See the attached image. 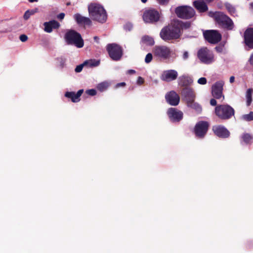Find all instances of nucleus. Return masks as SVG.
<instances>
[{
  "instance_id": "obj_1",
  "label": "nucleus",
  "mask_w": 253,
  "mask_h": 253,
  "mask_svg": "<svg viewBox=\"0 0 253 253\" xmlns=\"http://www.w3.org/2000/svg\"><path fill=\"white\" fill-rule=\"evenodd\" d=\"M181 24L179 22L174 21L163 27L160 33L161 38L165 42L179 39L181 36Z\"/></svg>"
},
{
  "instance_id": "obj_2",
  "label": "nucleus",
  "mask_w": 253,
  "mask_h": 253,
  "mask_svg": "<svg viewBox=\"0 0 253 253\" xmlns=\"http://www.w3.org/2000/svg\"><path fill=\"white\" fill-rule=\"evenodd\" d=\"M89 14L93 20L103 23L106 22L107 15L104 7L99 4L90 3L88 6Z\"/></svg>"
},
{
  "instance_id": "obj_3",
  "label": "nucleus",
  "mask_w": 253,
  "mask_h": 253,
  "mask_svg": "<svg viewBox=\"0 0 253 253\" xmlns=\"http://www.w3.org/2000/svg\"><path fill=\"white\" fill-rule=\"evenodd\" d=\"M214 113L220 119L227 120L234 116L235 110L228 104H221L218 105L215 107Z\"/></svg>"
},
{
  "instance_id": "obj_4",
  "label": "nucleus",
  "mask_w": 253,
  "mask_h": 253,
  "mask_svg": "<svg viewBox=\"0 0 253 253\" xmlns=\"http://www.w3.org/2000/svg\"><path fill=\"white\" fill-rule=\"evenodd\" d=\"M64 38L68 44L74 45L78 48H81L84 45L81 34L74 30L68 31Z\"/></svg>"
},
{
  "instance_id": "obj_5",
  "label": "nucleus",
  "mask_w": 253,
  "mask_h": 253,
  "mask_svg": "<svg viewBox=\"0 0 253 253\" xmlns=\"http://www.w3.org/2000/svg\"><path fill=\"white\" fill-rule=\"evenodd\" d=\"M214 19L220 27L227 30H232L234 29L233 21L228 16L223 13L221 12L216 13L214 14Z\"/></svg>"
},
{
  "instance_id": "obj_6",
  "label": "nucleus",
  "mask_w": 253,
  "mask_h": 253,
  "mask_svg": "<svg viewBox=\"0 0 253 253\" xmlns=\"http://www.w3.org/2000/svg\"><path fill=\"white\" fill-rule=\"evenodd\" d=\"M175 13L178 17L184 19H190L194 17L195 14L194 9L188 6L177 7L175 9Z\"/></svg>"
},
{
  "instance_id": "obj_7",
  "label": "nucleus",
  "mask_w": 253,
  "mask_h": 253,
  "mask_svg": "<svg viewBox=\"0 0 253 253\" xmlns=\"http://www.w3.org/2000/svg\"><path fill=\"white\" fill-rule=\"evenodd\" d=\"M197 56L202 63L206 64H210L214 61L213 54L207 47H203L199 49Z\"/></svg>"
},
{
  "instance_id": "obj_8",
  "label": "nucleus",
  "mask_w": 253,
  "mask_h": 253,
  "mask_svg": "<svg viewBox=\"0 0 253 253\" xmlns=\"http://www.w3.org/2000/svg\"><path fill=\"white\" fill-rule=\"evenodd\" d=\"M203 36L206 41L211 44H216L222 38L221 34L217 30H209L203 32Z\"/></svg>"
},
{
  "instance_id": "obj_9",
  "label": "nucleus",
  "mask_w": 253,
  "mask_h": 253,
  "mask_svg": "<svg viewBox=\"0 0 253 253\" xmlns=\"http://www.w3.org/2000/svg\"><path fill=\"white\" fill-rule=\"evenodd\" d=\"M153 52L155 56L165 60L169 58L171 50L166 45H156L154 47Z\"/></svg>"
},
{
  "instance_id": "obj_10",
  "label": "nucleus",
  "mask_w": 253,
  "mask_h": 253,
  "mask_svg": "<svg viewBox=\"0 0 253 253\" xmlns=\"http://www.w3.org/2000/svg\"><path fill=\"white\" fill-rule=\"evenodd\" d=\"M106 49L110 58L115 61L120 60L122 56V48L116 43H110L107 45Z\"/></svg>"
},
{
  "instance_id": "obj_11",
  "label": "nucleus",
  "mask_w": 253,
  "mask_h": 253,
  "mask_svg": "<svg viewBox=\"0 0 253 253\" xmlns=\"http://www.w3.org/2000/svg\"><path fill=\"white\" fill-rule=\"evenodd\" d=\"M160 18L159 11L153 8L146 10L143 15V20L148 23H155L159 21Z\"/></svg>"
},
{
  "instance_id": "obj_12",
  "label": "nucleus",
  "mask_w": 253,
  "mask_h": 253,
  "mask_svg": "<svg viewBox=\"0 0 253 253\" xmlns=\"http://www.w3.org/2000/svg\"><path fill=\"white\" fill-rule=\"evenodd\" d=\"M209 124L207 121H201L198 122L194 127V133L199 138H203L207 133Z\"/></svg>"
},
{
  "instance_id": "obj_13",
  "label": "nucleus",
  "mask_w": 253,
  "mask_h": 253,
  "mask_svg": "<svg viewBox=\"0 0 253 253\" xmlns=\"http://www.w3.org/2000/svg\"><path fill=\"white\" fill-rule=\"evenodd\" d=\"M167 113L170 120L173 123L179 122L183 117L182 112L174 108L169 109Z\"/></svg>"
},
{
  "instance_id": "obj_14",
  "label": "nucleus",
  "mask_w": 253,
  "mask_h": 253,
  "mask_svg": "<svg viewBox=\"0 0 253 253\" xmlns=\"http://www.w3.org/2000/svg\"><path fill=\"white\" fill-rule=\"evenodd\" d=\"M181 95L185 103L195 100L196 94L193 88L184 87L181 90Z\"/></svg>"
},
{
  "instance_id": "obj_15",
  "label": "nucleus",
  "mask_w": 253,
  "mask_h": 253,
  "mask_svg": "<svg viewBox=\"0 0 253 253\" xmlns=\"http://www.w3.org/2000/svg\"><path fill=\"white\" fill-rule=\"evenodd\" d=\"M212 130L216 136L220 138H226L230 135L229 131L225 127L221 125L213 126Z\"/></svg>"
},
{
  "instance_id": "obj_16",
  "label": "nucleus",
  "mask_w": 253,
  "mask_h": 253,
  "mask_svg": "<svg viewBox=\"0 0 253 253\" xmlns=\"http://www.w3.org/2000/svg\"><path fill=\"white\" fill-rule=\"evenodd\" d=\"M223 83L217 82L212 86V95L216 99L224 98L222 93Z\"/></svg>"
},
{
  "instance_id": "obj_17",
  "label": "nucleus",
  "mask_w": 253,
  "mask_h": 253,
  "mask_svg": "<svg viewBox=\"0 0 253 253\" xmlns=\"http://www.w3.org/2000/svg\"><path fill=\"white\" fill-rule=\"evenodd\" d=\"M244 43L250 48L253 49V28H248L244 34Z\"/></svg>"
},
{
  "instance_id": "obj_18",
  "label": "nucleus",
  "mask_w": 253,
  "mask_h": 253,
  "mask_svg": "<svg viewBox=\"0 0 253 253\" xmlns=\"http://www.w3.org/2000/svg\"><path fill=\"white\" fill-rule=\"evenodd\" d=\"M177 76L178 73L176 71L174 70H169L165 71L163 73L161 79L164 81L169 82L176 80Z\"/></svg>"
},
{
  "instance_id": "obj_19",
  "label": "nucleus",
  "mask_w": 253,
  "mask_h": 253,
  "mask_svg": "<svg viewBox=\"0 0 253 253\" xmlns=\"http://www.w3.org/2000/svg\"><path fill=\"white\" fill-rule=\"evenodd\" d=\"M167 102L172 106L177 105L180 101L179 95L174 91H171L166 95Z\"/></svg>"
},
{
  "instance_id": "obj_20",
  "label": "nucleus",
  "mask_w": 253,
  "mask_h": 253,
  "mask_svg": "<svg viewBox=\"0 0 253 253\" xmlns=\"http://www.w3.org/2000/svg\"><path fill=\"white\" fill-rule=\"evenodd\" d=\"M83 92V89L79 90L77 93L74 91H67L65 93V96L70 98L73 102L77 103L80 101V97Z\"/></svg>"
},
{
  "instance_id": "obj_21",
  "label": "nucleus",
  "mask_w": 253,
  "mask_h": 253,
  "mask_svg": "<svg viewBox=\"0 0 253 253\" xmlns=\"http://www.w3.org/2000/svg\"><path fill=\"white\" fill-rule=\"evenodd\" d=\"M44 30L47 33H51L53 29H57L60 27V24L56 20H53L43 23Z\"/></svg>"
},
{
  "instance_id": "obj_22",
  "label": "nucleus",
  "mask_w": 253,
  "mask_h": 253,
  "mask_svg": "<svg viewBox=\"0 0 253 253\" xmlns=\"http://www.w3.org/2000/svg\"><path fill=\"white\" fill-rule=\"evenodd\" d=\"M74 17L76 22L79 25H90L91 24V21L89 18L84 17L79 13L75 14Z\"/></svg>"
},
{
  "instance_id": "obj_23",
  "label": "nucleus",
  "mask_w": 253,
  "mask_h": 253,
  "mask_svg": "<svg viewBox=\"0 0 253 253\" xmlns=\"http://www.w3.org/2000/svg\"><path fill=\"white\" fill-rule=\"evenodd\" d=\"M194 7L200 12H204L208 10V7L206 3L203 1L196 0L193 2Z\"/></svg>"
},
{
  "instance_id": "obj_24",
  "label": "nucleus",
  "mask_w": 253,
  "mask_h": 253,
  "mask_svg": "<svg viewBox=\"0 0 253 253\" xmlns=\"http://www.w3.org/2000/svg\"><path fill=\"white\" fill-rule=\"evenodd\" d=\"M193 82V80L190 77L182 76L179 79V84L181 86L188 87Z\"/></svg>"
},
{
  "instance_id": "obj_25",
  "label": "nucleus",
  "mask_w": 253,
  "mask_h": 253,
  "mask_svg": "<svg viewBox=\"0 0 253 253\" xmlns=\"http://www.w3.org/2000/svg\"><path fill=\"white\" fill-rule=\"evenodd\" d=\"M187 106L194 110L197 113H201L202 110L201 106L194 101H190L186 103Z\"/></svg>"
},
{
  "instance_id": "obj_26",
  "label": "nucleus",
  "mask_w": 253,
  "mask_h": 253,
  "mask_svg": "<svg viewBox=\"0 0 253 253\" xmlns=\"http://www.w3.org/2000/svg\"><path fill=\"white\" fill-rule=\"evenodd\" d=\"M141 41L143 43L150 46H152L155 43L153 38L147 35L143 36Z\"/></svg>"
},
{
  "instance_id": "obj_27",
  "label": "nucleus",
  "mask_w": 253,
  "mask_h": 253,
  "mask_svg": "<svg viewBox=\"0 0 253 253\" xmlns=\"http://www.w3.org/2000/svg\"><path fill=\"white\" fill-rule=\"evenodd\" d=\"M38 9L35 8L31 10H28L25 12L23 18L25 20H28L31 15H34L35 13L38 12Z\"/></svg>"
},
{
  "instance_id": "obj_28",
  "label": "nucleus",
  "mask_w": 253,
  "mask_h": 253,
  "mask_svg": "<svg viewBox=\"0 0 253 253\" xmlns=\"http://www.w3.org/2000/svg\"><path fill=\"white\" fill-rule=\"evenodd\" d=\"M100 61L95 59H91L84 62V64L88 65L89 67H96L99 65Z\"/></svg>"
},
{
  "instance_id": "obj_29",
  "label": "nucleus",
  "mask_w": 253,
  "mask_h": 253,
  "mask_svg": "<svg viewBox=\"0 0 253 253\" xmlns=\"http://www.w3.org/2000/svg\"><path fill=\"white\" fill-rule=\"evenodd\" d=\"M109 86V84L107 82H102L99 84L97 86L98 90L102 92L107 89Z\"/></svg>"
},
{
  "instance_id": "obj_30",
  "label": "nucleus",
  "mask_w": 253,
  "mask_h": 253,
  "mask_svg": "<svg viewBox=\"0 0 253 253\" xmlns=\"http://www.w3.org/2000/svg\"><path fill=\"white\" fill-rule=\"evenodd\" d=\"M252 89L249 88L247 90L246 93V97H247V105L248 106H250L252 101Z\"/></svg>"
},
{
  "instance_id": "obj_31",
  "label": "nucleus",
  "mask_w": 253,
  "mask_h": 253,
  "mask_svg": "<svg viewBox=\"0 0 253 253\" xmlns=\"http://www.w3.org/2000/svg\"><path fill=\"white\" fill-rule=\"evenodd\" d=\"M242 138L245 143L249 144L250 143L253 137L249 133H244L242 135Z\"/></svg>"
},
{
  "instance_id": "obj_32",
  "label": "nucleus",
  "mask_w": 253,
  "mask_h": 253,
  "mask_svg": "<svg viewBox=\"0 0 253 253\" xmlns=\"http://www.w3.org/2000/svg\"><path fill=\"white\" fill-rule=\"evenodd\" d=\"M225 7L231 15L234 14L236 12L235 7L230 3H226L225 4Z\"/></svg>"
},
{
  "instance_id": "obj_33",
  "label": "nucleus",
  "mask_w": 253,
  "mask_h": 253,
  "mask_svg": "<svg viewBox=\"0 0 253 253\" xmlns=\"http://www.w3.org/2000/svg\"><path fill=\"white\" fill-rule=\"evenodd\" d=\"M242 119L246 121H251L253 120V112H251L248 114L244 115Z\"/></svg>"
},
{
  "instance_id": "obj_34",
  "label": "nucleus",
  "mask_w": 253,
  "mask_h": 253,
  "mask_svg": "<svg viewBox=\"0 0 253 253\" xmlns=\"http://www.w3.org/2000/svg\"><path fill=\"white\" fill-rule=\"evenodd\" d=\"M175 22H179L181 24L180 27V32L181 31L183 28H184L185 29H188L190 27L191 25V23L189 22H186L184 23L179 20H176L175 21Z\"/></svg>"
},
{
  "instance_id": "obj_35",
  "label": "nucleus",
  "mask_w": 253,
  "mask_h": 253,
  "mask_svg": "<svg viewBox=\"0 0 253 253\" xmlns=\"http://www.w3.org/2000/svg\"><path fill=\"white\" fill-rule=\"evenodd\" d=\"M152 59H153L152 54L151 53H149L146 55V57L145 58V62L146 63H149L150 62H151V61L152 60Z\"/></svg>"
},
{
  "instance_id": "obj_36",
  "label": "nucleus",
  "mask_w": 253,
  "mask_h": 253,
  "mask_svg": "<svg viewBox=\"0 0 253 253\" xmlns=\"http://www.w3.org/2000/svg\"><path fill=\"white\" fill-rule=\"evenodd\" d=\"M85 93L89 95L94 96L96 94L97 92L95 89H90L86 90Z\"/></svg>"
},
{
  "instance_id": "obj_37",
  "label": "nucleus",
  "mask_w": 253,
  "mask_h": 253,
  "mask_svg": "<svg viewBox=\"0 0 253 253\" xmlns=\"http://www.w3.org/2000/svg\"><path fill=\"white\" fill-rule=\"evenodd\" d=\"M85 64H84V63L82 64H80L79 65H78L75 69V71L76 72V73H80L81 72L82 70H83V67L84 66V65Z\"/></svg>"
},
{
  "instance_id": "obj_38",
  "label": "nucleus",
  "mask_w": 253,
  "mask_h": 253,
  "mask_svg": "<svg viewBox=\"0 0 253 253\" xmlns=\"http://www.w3.org/2000/svg\"><path fill=\"white\" fill-rule=\"evenodd\" d=\"M198 84H205L207 83V79L206 78L202 77L198 80Z\"/></svg>"
},
{
  "instance_id": "obj_39",
  "label": "nucleus",
  "mask_w": 253,
  "mask_h": 253,
  "mask_svg": "<svg viewBox=\"0 0 253 253\" xmlns=\"http://www.w3.org/2000/svg\"><path fill=\"white\" fill-rule=\"evenodd\" d=\"M157 1L160 5H167L169 2V0H157Z\"/></svg>"
},
{
  "instance_id": "obj_40",
  "label": "nucleus",
  "mask_w": 253,
  "mask_h": 253,
  "mask_svg": "<svg viewBox=\"0 0 253 253\" xmlns=\"http://www.w3.org/2000/svg\"><path fill=\"white\" fill-rule=\"evenodd\" d=\"M20 40L22 42H25L27 41L28 37L25 34H22L19 37Z\"/></svg>"
},
{
  "instance_id": "obj_41",
  "label": "nucleus",
  "mask_w": 253,
  "mask_h": 253,
  "mask_svg": "<svg viewBox=\"0 0 253 253\" xmlns=\"http://www.w3.org/2000/svg\"><path fill=\"white\" fill-rule=\"evenodd\" d=\"M126 85V83L125 82H122V83H118L116 85H115V88H119L120 87H125V86Z\"/></svg>"
},
{
  "instance_id": "obj_42",
  "label": "nucleus",
  "mask_w": 253,
  "mask_h": 253,
  "mask_svg": "<svg viewBox=\"0 0 253 253\" xmlns=\"http://www.w3.org/2000/svg\"><path fill=\"white\" fill-rule=\"evenodd\" d=\"M144 82V80L143 78L141 77H139L137 80V83L138 84L141 85Z\"/></svg>"
},
{
  "instance_id": "obj_43",
  "label": "nucleus",
  "mask_w": 253,
  "mask_h": 253,
  "mask_svg": "<svg viewBox=\"0 0 253 253\" xmlns=\"http://www.w3.org/2000/svg\"><path fill=\"white\" fill-rule=\"evenodd\" d=\"M210 104L211 105V106H216V104H217V102L216 101V100L215 99H211V100H210Z\"/></svg>"
},
{
  "instance_id": "obj_44",
  "label": "nucleus",
  "mask_w": 253,
  "mask_h": 253,
  "mask_svg": "<svg viewBox=\"0 0 253 253\" xmlns=\"http://www.w3.org/2000/svg\"><path fill=\"white\" fill-rule=\"evenodd\" d=\"M65 17V14L64 13H60L57 15V18L60 20H62Z\"/></svg>"
},
{
  "instance_id": "obj_45",
  "label": "nucleus",
  "mask_w": 253,
  "mask_h": 253,
  "mask_svg": "<svg viewBox=\"0 0 253 253\" xmlns=\"http://www.w3.org/2000/svg\"><path fill=\"white\" fill-rule=\"evenodd\" d=\"M189 54L187 51H185L183 54V59L185 60L187 59L188 58Z\"/></svg>"
},
{
  "instance_id": "obj_46",
  "label": "nucleus",
  "mask_w": 253,
  "mask_h": 253,
  "mask_svg": "<svg viewBox=\"0 0 253 253\" xmlns=\"http://www.w3.org/2000/svg\"><path fill=\"white\" fill-rule=\"evenodd\" d=\"M250 63L253 66V53L251 54L250 59H249Z\"/></svg>"
},
{
  "instance_id": "obj_47",
  "label": "nucleus",
  "mask_w": 253,
  "mask_h": 253,
  "mask_svg": "<svg viewBox=\"0 0 253 253\" xmlns=\"http://www.w3.org/2000/svg\"><path fill=\"white\" fill-rule=\"evenodd\" d=\"M127 73L128 74H133L135 73V71L132 69H130L127 71Z\"/></svg>"
},
{
  "instance_id": "obj_48",
  "label": "nucleus",
  "mask_w": 253,
  "mask_h": 253,
  "mask_svg": "<svg viewBox=\"0 0 253 253\" xmlns=\"http://www.w3.org/2000/svg\"><path fill=\"white\" fill-rule=\"evenodd\" d=\"M215 49L218 52H221L222 51V48L220 46H216L215 47Z\"/></svg>"
},
{
  "instance_id": "obj_49",
  "label": "nucleus",
  "mask_w": 253,
  "mask_h": 253,
  "mask_svg": "<svg viewBox=\"0 0 253 253\" xmlns=\"http://www.w3.org/2000/svg\"><path fill=\"white\" fill-rule=\"evenodd\" d=\"M235 81V77L234 76H231L230 78V82L231 83H233Z\"/></svg>"
},
{
  "instance_id": "obj_50",
  "label": "nucleus",
  "mask_w": 253,
  "mask_h": 253,
  "mask_svg": "<svg viewBox=\"0 0 253 253\" xmlns=\"http://www.w3.org/2000/svg\"><path fill=\"white\" fill-rule=\"evenodd\" d=\"M94 40H95L97 42H98V41L99 40V38L97 36H95L94 37Z\"/></svg>"
},
{
  "instance_id": "obj_51",
  "label": "nucleus",
  "mask_w": 253,
  "mask_h": 253,
  "mask_svg": "<svg viewBox=\"0 0 253 253\" xmlns=\"http://www.w3.org/2000/svg\"><path fill=\"white\" fill-rule=\"evenodd\" d=\"M29 1L30 2H37L38 0H29Z\"/></svg>"
},
{
  "instance_id": "obj_52",
  "label": "nucleus",
  "mask_w": 253,
  "mask_h": 253,
  "mask_svg": "<svg viewBox=\"0 0 253 253\" xmlns=\"http://www.w3.org/2000/svg\"><path fill=\"white\" fill-rule=\"evenodd\" d=\"M250 6L251 8L253 9V2H251L250 4Z\"/></svg>"
},
{
  "instance_id": "obj_53",
  "label": "nucleus",
  "mask_w": 253,
  "mask_h": 253,
  "mask_svg": "<svg viewBox=\"0 0 253 253\" xmlns=\"http://www.w3.org/2000/svg\"><path fill=\"white\" fill-rule=\"evenodd\" d=\"M141 1L143 3H146L147 1V0H141Z\"/></svg>"
},
{
  "instance_id": "obj_54",
  "label": "nucleus",
  "mask_w": 253,
  "mask_h": 253,
  "mask_svg": "<svg viewBox=\"0 0 253 253\" xmlns=\"http://www.w3.org/2000/svg\"><path fill=\"white\" fill-rule=\"evenodd\" d=\"M205 0L208 2H210L212 1L213 0Z\"/></svg>"
},
{
  "instance_id": "obj_55",
  "label": "nucleus",
  "mask_w": 253,
  "mask_h": 253,
  "mask_svg": "<svg viewBox=\"0 0 253 253\" xmlns=\"http://www.w3.org/2000/svg\"><path fill=\"white\" fill-rule=\"evenodd\" d=\"M61 65L62 66V67H63V65H64V62H61Z\"/></svg>"
},
{
  "instance_id": "obj_56",
  "label": "nucleus",
  "mask_w": 253,
  "mask_h": 253,
  "mask_svg": "<svg viewBox=\"0 0 253 253\" xmlns=\"http://www.w3.org/2000/svg\"><path fill=\"white\" fill-rule=\"evenodd\" d=\"M70 4V2H68V3H67V5H69Z\"/></svg>"
}]
</instances>
